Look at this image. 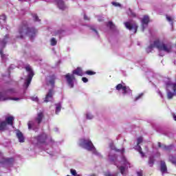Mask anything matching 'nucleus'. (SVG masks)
Wrapping results in <instances>:
<instances>
[{"instance_id":"nucleus-1","label":"nucleus","mask_w":176,"mask_h":176,"mask_svg":"<svg viewBox=\"0 0 176 176\" xmlns=\"http://www.w3.org/2000/svg\"><path fill=\"white\" fill-rule=\"evenodd\" d=\"M111 150L109 154V162H111L112 164H114V166H116L118 170H120L122 175H127L129 173V167H131L130 162H129L127 158L124 155H122L120 160L118 161V154H116V152H119L121 155H123V153H124V148L121 150L116 149L113 147H111Z\"/></svg>"},{"instance_id":"nucleus-2","label":"nucleus","mask_w":176,"mask_h":176,"mask_svg":"<svg viewBox=\"0 0 176 176\" xmlns=\"http://www.w3.org/2000/svg\"><path fill=\"white\" fill-rule=\"evenodd\" d=\"M36 32H38V30H36L35 28L28 27V23L24 21L19 27L16 38V39H24L25 36H29L32 41V39L36 36Z\"/></svg>"},{"instance_id":"nucleus-3","label":"nucleus","mask_w":176,"mask_h":176,"mask_svg":"<svg viewBox=\"0 0 176 176\" xmlns=\"http://www.w3.org/2000/svg\"><path fill=\"white\" fill-rule=\"evenodd\" d=\"M153 47H157V49H158L159 56H161V57L164 56L163 52L165 53H170L171 52V49H173L171 43H165L163 41L156 40L153 44H150V45L146 48V52L148 53H151V52L153 50Z\"/></svg>"},{"instance_id":"nucleus-4","label":"nucleus","mask_w":176,"mask_h":176,"mask_svg":"<svg viewBox=\"0 0 176 176\" xmlns=\"http://www.w3.org/2000/svg\"><path fill=\"white\" fill-rule=\"evenodd\" d=\"M31 142L34 146L42 148L44 151H47L46 146H49V145H53V144H54L53 140H52L51 138H47V135L45 133L32 138Z\"/></svg>"},{"instance_id":"nucleus-5","label":"nucleus","mask_w":176,"mask_h":176,"mask_svg":"<svg viewBox=\"0 0 176 176\" xmlns=\"http://www.w3.org/2000/svg\"><path fill=\"white\" fill-rule=\"evenodd\" d=\"M23 98L24 95L13 88L9 89L7 91H0V101H6V100L20 101V100H23Z\"/></svg>"},{"instance_id":"nucleus-6","label":"nucleus","mask_w":176,"mask_h":176,"mask_svg":"<svg viewBox=\"0 0 176 176\" xmlns=\"http://www.w3.org/2000/svg\"><path fill=\"white\" fill-rule=\"evenodd\" d=\"M79 145L81 148H83L89 152H92L94 155H96V156H101V154L97 151V149H96V147L94 146V144H93L90 138L80 139Z\"/></svg>"},{"instance_id":"nucleus-7","label":"nucleus","mask_w":176,"mask_h":176,"mask_svg":"<svg viewBox=\"0 0 176 176\" xmlns=\"http://www.w3.org/2000/svg\"><path fill=\"white\" fill-rule=\"evenodd\" d=\"M75 75H77L78 76H83V72L80 67H78L77 69L73 70L72 74L68 73L65 75V79H66L67 85L70 89H73L74 83H75V80H76L75 78Z\"/></svg>"},{"instance_id":"nucleus-8","label":"nucleus","mask_w":176,"mask_h":176,"mask_svg":"<svg viewBox=\"0 0 176 176\" xmlns=\"http://www.w3.org/2000/svg\"><path fill=\"white\" fill-rule=\"evenodd\" d=\"M43 120V113H38L37 114L36 118L30 120L28 123V129L34 130V131H38L39 130V126L41 123H42V120Z\"/></svg>"},{"instance_id":"nucleus-9","label":"nucleus","mask_w":176,"mask_h":176,"mask_svg":"<svg viewBox=\"0 0 176 176\" xmlns=\"http://www.w3.org/2000/svg\"><path fill=\"white\" fill-rule=\"evenodd\" d=\"M165 85L167 97L168 100H171L174 96H176V83L173 82L170 79H168L167 81H166Z\"/></svg>"},{"instance_id":"nucleus-10","label":"nucleus","mask_w":176,"mask_h":176,"mask_svg":"<svg viewBox=\"0 0 176 176\" xmlns=\"http://www.w3.org/2000/svg\"><path fill=\"white\" fill-rule=\"evenodd\" d=\"M25 69L28 72V78L25 80L23 87L24 89H25V90H27L30 85H31V81L32 80V78H34V71L32 70V68H31V66H30L29 65H27L25 67Z\"/></svg>"},{"instance_id":"nucleus-11","label":"nucleus","mask_w":176,"mask_h":176,"mask_svg":"<svg viewBox=\"0 0 176 176\" xmlns=\"http://www.w3.org/2000/svg\"><path fill=\"white\" fill-rule=\"evenodd\" d=\"M14 163V159L6 158L3 157V154L0 152V167H12Z\"/></svg>"},{"instance_id":"nucleus-12","label":"nucleus","mask_w":176,"mask_h":176,"mask_svg":"<svg viewBox=\"0 0 176 176\" xmlns=\"http://www.w3.org/2000/svg\"><path fill=\"white\" fill-rule=\"evenodd\" d=\"M116 89L118 91H121L122 96H131V94H132V91H131V89H130V87H129L127 86H124L122 84H118L116 87Z\"/></svg>"},{"instance_id":"nucleus-13","label":"nucleus","mask_w":176,"mask_h":176,"mask_svg":"<svg viewBox=\"0 0 176 176\" xmlns=\"http://www.w3.org/2000/svg\"><path fill=\"white\" fill-rule=\"evenodd\" d=\"M124 26L127 30H129V31H133V33L135 34L137 32V30L138 28V26L137 25V23L133 20H129V21L125 22Z\"/></svg>"},{"instance_id":"nucleus-14","label":"nucleus","mask_w":176,"mask_h":176,"mask_svg":"<svg viewBox=\"0 0 176 176\" xmlns=\"http://www.w3.org/2000/svg\"><path fill=\"white\" fill-rule=\"evenodd\" d=\"M45 2H55L58 9L60 10H65L66 6L63 0H44Z\"/></svg>"},{"instance_id":"nucleus-15","label":"nucleus","mask_w":176,"mask_h":176,"mask_svg":"<svg viewBox=\"0 0 176 176\" xmlns=\"http://www.w3.org/2000/svg\"><path fill=\"white\" fill-rule=\"evenodd\" d=\"M137 141L138 145L135 147V149L138 151L139 153H140L142 157H144L145 154L144 153V152H142V148H141V146H140V144H141V142H142L143 141L142 137L138 138Z\"/></svg>"},{"instance_id":"nucleus-16","label":"nucleus","mask_w":176,"mask_h":176,"mask_svg":"<svg viewBox=\"0 0 176 176\" xmlns=\"http://www.w3.org/2000/svg\"><path fill=\"white\" fill-rule=\"evenodd\" d=\"M54 95V91L53 89H50L47 93L45 98H44V102H52L53 101V96Z\"/></svg>"},{"instance_id":"nucleus-17","label":"nucleus","mask_w":176,"mask_h":176,"mask_svg":"<svg viewBox=\"0 0 176 176\" xmlns=\"http://www.w3.org/2000/svg\"><path fill=\"white\" fill-rule=\"evenodd\" d=\"M142 31H145L146 27H148V24L149 23V16L148 15H145L141 21Z\"/></svg>"},{"instance_id":"nucleus-18","label":"nucleus","mask_w":176,"mask_h":176,"mask_svg":"<svg viewBox=\"0 0 176 176\" xmlns=\"http://www.w3.org/2000/svg\"><path fill=\"white\" fill-rule=\"evenodd\" d=\"M9 41V35H6L3 38H0V49H3Z\"/></svg>"},{"instance_id":"nucleus-19","label":"nucleus","mask_w":176,"mask_h":176,"mask_svg":"<svg viewBox=\"0 0 176 176\" xmlns=\"http://www.w3.org/2000/svg\"><path fill=\"white\" fill-rule=\"evenodd\" d=\"M0 27L5 28L6 27V15L2 14L0 16Z\"/></svg>"},{"instance_id":"nucleus-20","label":"nucleus","mask_w":176,"mask_h":176,"mask_svg":"<svg viewBox=\"0 0 176 176\" xmlns=\"http://www.w3.org/2000/svg\"><path fill=\"white\" fill-rule=\"evenodd\" d=\"M160 170L162 175H164V174H167V166L166 165V162L164 161H161Z\"/></svg>"},{"instance_id":"nucleus-21","label":"nucleus","mask_w":176,"mask_h":176,"mask_svg":"<svg viewBox=\"0 0 176 176\" xmlns=\"http://www.w3.org/2000/svg\"><path fill=\"white\" fill-rule=\"evenodd\" d=\"M63 107V102H59L55 104V113L56 115H58L60 112H61V108Z\"/></svg>"},{"instance_id":"nucleus-22","label":"nucleus","mask_w":176,"mask_h":176,"mask_svg":"<svg viewBox=\"0 0 176 176\" xmlns=\"http://www.w3.org/2000/svg\"><path fill=\"white\" fill-rule=\"evenodd\" d=\"M13 120H14V117L13 116H8L6 118V123L9 126H13Z\"/></svg>"},{"instance_id":"nucleus-23","label":"nucleus","mask_w":176,"mask_h":176,"mask_svg":"<svg viewBox=\"0 0 176 176\" xmlns=\"http://www.w3.org/2000/svg\"><path fill=\"white\" fill-rule=\"evenodd\" d=\"M8 130V124L5 121H0V131Z\"/></svg>"},{"instance_id":"nucleus-24","label":"nucleus","mask_w":176,"mask_h":176,"mask_svg":"<svg viewBox=\"0 0 176 176\" xmlns=\"http://www.w3.org/2000/svg\"><path fill=\"white\" fill-rule=\"evenodd\" d=\"M0 55L1 58V63H6V60H8V54H3V51H2V49H0Z\"/></svg>"},{"instance_id":"nucleus-25","label":"nucleus","mask_w":176,"mask_h":176,"mask_svg":"<svg viewBox=\"0 0 176 176\" xmlns=\"http://www.w3.org/2000/svg\"><path fill=\"white\" fill-rule=\"evenodd\" d=\"M16 137L19 141V142H24V135H23V133L20 131H16Z\"/></svg>"},{"instance_id":"nucleus-26","label":"nucleus","mask_w":176,"mask_h":176,"mask_svg":"<svg viewBox=\"0 0 176 176\" xmlns=\"http://www.w3.org/2000/svg\"><path fill=\"white\" fill-rule=\"evenodd\" d=\"M107 26L109 27L111 31H115V30H116V26L113 23H112V21H109Z\"/></svg>"},{"instance_id":"nucleus-27","label":"nucleus","mask_w":176,"mask_h":176,"mask_svg":"<svg viewBox=\"0 0 176 176\" xmlns=\"http://www.w3.org/2000/svg\"><path fill=\"white\" fill-rule=\"evenodd\" d=\"M154 163L155 157L153 156H150L148 158V166H150V167H153Z\"/></svg>"},{"instance_id":"nucleus-28","label":"nucleus","mask_w":176,"mask_h":176,"mask_svg":"<svg viewBox=\"0 0 176 176\" xmlns=\"http://www.w3.org/2000/svg\"><path fill=\"white\" fill-rule=\"evenodd\" d=\"M86 119L87 120H91V119H94V116H93V114H91V113L87 111L85 115Z\"/></svg>"},{"instance_id":"nucleus-29","label":"nucleus","mask_w":176,"mask_h":176,"mask_svg":"<svg viewBox=\"0 0 176 176\" xmlns=\"http://www.w3.org/2000/svg\"><path fill=\"white\" fill-rule=\"evenodd\" d=\"M118 174H119V173H118V172L111 173V172L107 171V172L104 173V176H118Z\"/></svg>"},{"instance_id":"nucleus-30","label":"nucleus","mask_w":176,"mask_h":176,"mask_svg":"<svg viewBox=\"0 0 176 176\" xmlns=\"http://www.w3.org/2000/svg\"><path fill=\"white\" fill-rule=\"evenodd\" d=\"M50 45L51 46H56L57 45V40L54 37L50 39Z\"/></svg>"},{"instance_id":"nucleus-31","label":"nucleus","mask_w":176,"mask_h":176,"mask_svg":"<svg viewBox=\"0 0 176 176\" xmlns=\"http://www.w3.org/2000/svg\"><path fill=\"white\" fill-rule=\"evenodd\" d=\"M166 20L170 23L171 27H173L174 23H173L174 19L170 16H166Z\"/></svg>"},{"instance_id":"nucleus-32","label":"nucleus","mask_w":176,"mask_h":176,"mask_svg":"<svg viewBox=\"0 0 176 176\" xmlns=\"http://www.w3.org/2000/svg\"><path fill=\"white\" fill-rule=\"evenodd\" d=\"M142 97H144V93H141L138 96L135 97L134 101H138V100H141V98H142Z\"/></svg>"},{"instance_id":"nucleus-33","label":"nucleus","mask_w":176,"mask_h":176,"mask_svg":"<svg viewBox=\"0 0 176 176\" xmlns=\"http://www.w3.org/2000/svg\"><path fill=\"white\" fill-rule=\"evenodd\" d=\"M63 32H64V30H57V31H54V32H53V35H61V34H63Z\"/></svg>"},{"instance_id":"nucleus-34","label":"nucleus","mask_w":176,"mask_h":176,"mask_svg":"<svg viewBox=\"0 0 176 176\" xmlns=\"http://www.w3.org/2000/svg\"><path fill=\"white\" fill-rule=\"evenodd\" d=\"M173 148H174V146H173V145L164 146L163 147V149H164V151H171V149H173Z\"/></svg>"},{"instance_id":"nucleus-35","label":"nucleus","mask_w":176,"mask_h":176,"mask_svg":"<svg viewBox=\"0 0 176 176\" xmlns=\"http://www.w3.org/2000/svg\"><path fill=\"white\" fill-rule=\"evenodd\" d=\"M111 4L113 6H115L116 8H118V7L120 8V6H122V5L120 3H119L118 2H115V1H113L111 3Z\"/></svg>"},{"instance_id":"nucleus-36","label":"nucleus","mask_w":176,"mask_h":176,"mask_svg":"<svg viewBox=\"0 0 176 176\" xmlns=\"http://www.w3.org/2000/svg\"><path fill=\"white\" fill-rule=\"evenodd\" d=\"M32 17H33L34 21H41V19H39V18L38 17V15H36V14H33Z\"/></svg>"},{"instance_id":"nucleus-37","label":"nucleus","mask_w":176,"mask_h":176,"mask_svg":"<svg viewBox=\"0 0 176 176\" xmlns=\"http://www.w3.org/2000/svg\"><path fill=\"white\" fill-rule=\"evenodd\" d=\"M85 74L87 75H89V76H91V75H96V72H92V71H90V70H88L85 72Z\"/></svg>"},{"instance_id":"nucleus-38","label":"nucleus","mask_w":176,"mask_h":176,"mask_svg":"<svg viewBox=\"0 0 176 176\" xmlns=\"http://www.w3.org/2000/svg\"><path fill=\"white\" fill-rule=\"evenodd\" d=\"M49 83H50L52 86H54V76L52 77V78L49 80Z\"/></svg>"},{"instance_id":"nucleus-39","label":"nucleus","mask_w":176,"mask_h":176,"mask_svg":"<svg viewBox=\"0 0 176 176\" xmlns=\"http://www.w3.org/2000/svg\"><path fill=\"white\" fill-rule=\"evenodd\" d=\"M91 30H92V31H94V32L96 34V35H97V36L98 38L99 37L98 32H97V30L94 28H93V27L91 28Z\"/></svg>"},{"instance_id":"nucleus-40","label":"nucleus","mask_w":176,"mask_h":176,"mask_svg":"<svg viewBox=\"0 0 176 176\" xmlns=\"http://www.w3.org/2000/svg\"><path fill=\"white\" fill-rule=\"evenodd\" d=\"M31 100H32V101H38V96H32L31 98Z\"/></svg>"},{"instance_id":"nucleus-41","label":"nucleus","mask_w":176,"mask_h":176,"mask_svg":"<svg viewBox=\"0 0 176 176\" xmlns=\"http://www.w3.org/2000/svg\"><path fill=\"white\" fill-rule=\"evenodd\" d=\"M82 80L84 83H87V82H89V79H87V78L85 77H82Z\"/></svg>"},{"instance_id":"nucleus-42","label":"nucleus","mask_w":176,"mask_h":176,"mask_svg":"<svg viewBox=\"0 0 176 176\" xmlns=\"http://www.w3.org/2000/svg\"><path fill=\"white\" fill-rule=\"evenodd\" d=\"M71 174L72 175H76L77 174H76V170H75V169H71Z\"/></svg>"},{"instance_id":"nucleus-43","label":"nucleus","mask_w":176,"mask_h":176,"mask_svg":"<svg viewBox=\"0 0 176 176\" xmlns=\"http://www.w3.org/2000/svg\"><path fill=\"white\" fill-rule=\"evenodd\" d=\"M138 176H142V170H139L137 172Z\"/></svg>"},{"instance_id":"nucleus-44","label":"nucleus","mask_w":176,"mask_h":176,"mask_svg":"<svg viewBox=\"0 0 176 176\" xmlns=\"http://www.w3.org/2000/svg\"><path fill=\"white\" fill-rule=\"evenodd\" d=\"M157 93H158L159 96H160V97H161L162 98H163V94H162V91H160V90H158V91H157Z\"/></svg>"},{"instance_id":"nucleus-45","label":"nucleus","mask_w":176,"mask_h":176,"mask_svg":"<svg viewBox=\"0 0 176 176\" xmlns=\"http://www.w3.org/2000/svg\"><path fill=\"white\" fill-rule=\"evenodd\" d=\"M84 19H85V20H90V19H89V17H87V16H86V14L84 15Z\"/></svg>"},{"instance_id":"nucleus-46","label":"nucleus","mask_w":176,"mask_h":176,"mask_svg":"<svg viewBox=\"0 0 176 176\" xmlns=\"http://www.w3.org/2000/svg\"><path fill=\"white\" fill-rule=\"evenodd\" d=\"M51 156H54V155H55V153L54 151V153H52V152L50 151V153H48Z\"/></svg>"},{"instance_id":"nucleus-47","label":"nucleus","mask_w":176,"mask_h":176,"mask_svg":"<svg viewBox=\"0 0 176 176\" xmlns=\"http://www.w3.org/2000/svg\"><path fill=\"white\" fill-rule=\"evenodd\" d=\"M173 116L174 120H175V122H176V115L175 114H173Z\"/></svg>"},{"instance_id":"nucleus-48","label":"nucleus","mask_w":176,"mask_h":176,"mask_svg":"<svg viewBox=\"0 0 176 176\" xmlns=\"http://www.w3.org/2000/svg\"><path fill=\"white\" fill-rule=\"evenodd\" d=\"M13 67H14L13 65H10V67H9V71H10V69H12V68H13Z\"/></svg>"},{"instance_id":"nucleus-49","label":"nucleus","mask_w":176,"mask_h":176,"mask_svg":"<svg viewBox=\"0 0 176 176\" xmlns=\"http://www.w3.org/2000/svg\"><path fill=\"white\" fill-rule=\"evenodd\" d=\"M158 146H159V148H162V144L160 142H158Z\"/></svg>"},{"instance_id":"nucleus-50","label":"nucleus","mask_w":176,"mask_h":176,"mask_svg":"<svg viewBox=\"0 0 176 176\" xmlns=\"http://www.w3.org/2000/svg\"><path fill=\"white\" fill-rule=\"evenodd\" d=\"M98 21H102V18H100V17H99V18L98 19Z\"/></svg>"},{"instance_id":"nucleus-51","label":"nucleus","mask_w":176,"mask_h":176,"mask_svg":"<svg viewBox=\"0 0 176 176\" xmlns=\"http://www.w3.org/2000/svg\"><path fill=\"white\" fill-rule=\"evenodd\" d=\"M19 2H24V1H25L27 0H19Z\"/></svg>"},{"instance_id":"nucleus-52","label":"nucleus","mask_w":176,"mask_h":176,"mask_svg":"<svg viewBox=\"0 0 176 176\" xmlns=\"http://www.w3.org/2000/svg\"><path fill=\"white\" fill-rule=\"evenodd\" d=\"M75 176H82L81 175H76Z\"/></svg>"},{"instance_id":"nucleus-53","label":"nucleus","mask_w":176,"mask_h":176,"mask_svg":"<svg viewBox=\"0 0 176 176\" xmlns=\"http://www.w3.org/2000/svg\"><path fill=\"white\" fill-rule=\"evenodd\" d=\"M138 45L140 46V42H138Z\"/></svg>"},{"instance_id":"nucleus-54","label":"nucleus","mask_w":176,"mask_h":176,"mask_svg":"<svg viewBox=\"0 0 176 176\" xmlns=\"http://www.w3.org/2000/svg\"><path fill=\"white\" fill-rule=\"evenodd\" d=\"M55 130H56V131H58L57 128H56Z\"/></svg>"},{"instance_id":"nucleus-55","label":"nucleus","mask_w":176,"mask_h":176,"mask_svg":"<svg viewBox=\"0 0 176 176\" xmlns=\"http://www.w3.org/2000/svg\"><path fill=\"white\" fill-rule=\"evenodd\" d=\"M158 156H160V153H158Z\"/></svg>"}]
</instances>
